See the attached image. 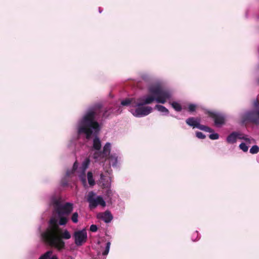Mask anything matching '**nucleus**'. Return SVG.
Here are the masks:
<instances>
[{"mask_svg": "<svg viewBox=\"0 0 259 259\" xmlns=\"http://www.w3.org/2000/svg\"><path fill=\"white\" fill-rule=\"evenodd\" d=\"M69 182V178L65 176L61 180V185L63 187H65L68 186Z\"/></svg>", "mask_w": 259, "mask_h": 259, "instance_id": "28", "label": "nucleus"}, {"mask_svg": "<svg viewBox=\"0 0 259 259\" xmlns=\"http://www.w3.org/2000/svg\"><path fill=\"white\" fill-rule=\"evenodd\" d=\"M149 92L151 95L147 96L145 99H138V103H135V106H143L152 103L154 100L157 103L164 104L170 98L169 92L163 89L159 85L152 86L149 88Z\"/></svg>", "mask_w": 259, "mask_h": 259, "instance_id": "3", "label": "nucleus"}, {"mask_svg": "<svg viewBox=\"0 0 259 259\" xmlns=\"http://www.w3.org/2000/svg\"><path fill=\"white\" fill-rule=\"evenodd\" d=\"M237 136L238 135L237 132H233L231 133L227 138L226 141L227 143L229 144L235 143L237 141Z\"/></svg>", "mask_w": 259, "mask_h": 259, "instance_id": "13", "label": "nucleus"}, {"mask_svg": "<svg viewBox=\"0 0 259 259\" xmlns=\"http://www.w3.org/2000/svg\"><path fill=\"white\" fill-rule=\"evenodd\" d=\"M50 259H58V257L56 255H53L52 257L50 256Z\"/></svg>", "mask_w": 259, "mask_h": 259, "instance_id": "37", "label": "nucleus"}, {"mask_svg": "<svg viewBox=\"0 0 259 259\" xmlns=\"http://www.w3.org/2000/svg\"><path fill=\"white\" fill-rule=\"evenodd\" d=\"M110 244H111V243L110 242H108L106 243L105 249L104 250V251L102 252V255L105 256L108 254L109 251L110 247Z\"/></svg>", "mask_w": 259, "mask_h": 259, "instance_id": "25", "label": "nucleus"}, {"mask_svg": "<svg viewBox=\"0 0 259 259\" xmlns=\"http://www.w3.org/2000/svg\"><path fill=\"white\" fill-rule=\"evenodd\" d=\"M253 107L256 111H259V100L256 99L253 101Z\"/></svg>", "mask_w": 259, "mask_h": 259, "instance_id": "31", "label": "nucleus"}, {"mask_svg": "<svg viewBox=\"0 0 259 259\" xmlns=\"http://www.w3.org/2000/svg\"><path fill=\"white\" fill-rule=\"evenodd\" d=\"M209 138L211 140H217L219 138V135L217 133L212 134L209 135Z\"/></svg>", "mask_w": 259, "mask_h": 259, "instance_id": "33", "label": "nucleus"}, {"mask_svg": "<svg viewBox=\"0 0 259 259\" xmlns=\"http://www.w3.org/2000/svg\"><path fill=\"white\" fill-rule=\"evenodd\" d=\"M98 218L103 220L105 223H109L113 219V216L109 211H106L104 213L98 214Z\"/></svg>", "mask_w": 259, "mask_h": 259, "instance_id": "11", "label": "nucleus"}, {"mask_svg": "<svg viewBox=\"0 0 259 259\" xmlns=\"http://www.w3.org/2000/svg\"><path fill=\"white\" fill-rule=\"evenodd\" d=\"M54 207L58 215H69L73 210V204L67 202L62 205L58 200L54 202Z\"/></svg>", "mask_w": 259, "mask_h": 259, "instance_id": "4", "label": "nucleus"}, {"mask_svg": "<svg viewBox=\"0 0 259 259\" xmlns=\"http://www.w3.org/2000/svg\"><path fill=\"white\" fill-rule=\"evenodd\" d=\"M87 177L88 182L90 185L91 186L95 185V182L93 179V173L91 171H89L88 172Z\"/></svg>", "mask_w": 259, "mask_h": 259, "instance_id": "18", "label": "nucleus"}, {"mask_svg": "<svg viewBox=\"0 0 259 259\" xmlns=\"http://www.w3.org/2000/svg\"><path fill=\"white\" fill-rule=\"evenodd\" d=\"M90 230L91 231H92L93 232H96L97 231L98 227H97V226L96 225H92L90 226Z\"/></svg>", "mask_w": 259, "mask_h": 259, "instance_id": "34", "label": "nucleus"}, {"mask_svg": "<svg viewBox=\"0 0 259 259\" xmlns=\"http://www.w3.org/2000/svg\"><path fill=\"white\" fill-rule=\"evenodd\" d=\"M200 119L199 118H195L194 117H191L187 118L186 120V122L188 125L192 127L193 128H197L200 130L209 133L213 132V130L210 127L201 124L200 123Z\"/></svg>", "mask_w": 259, "mask_h": 259, "instance_id": "5", "label": "nucleus"}, {"mask_svg": "<svg viewBox=\"0 0 259 259\" xmlns=\"http://www.w3.org/2000/svg\"><path fill=\"white\" fill-rule=\"evenodd\" d=\"M109 109L105 108L102 109V105L100 104L95 105L92 108L89 110L81 120L78 127V134H84L87 139L91 138L92 135H97L100 131V124L96 120V118H99L102 113L103 118H107L110 113Z\"/></svg>", "mask_w": 259, "mask_h": 259, "instance_id": "1", "label": "nucleus"}, {"mask_svg": "<svg viewBox=\"0 0 259 259\" xmlns=\"http://www.w3.org/2000/svg\"><path fill=\"white\" fill-rule=\"evenodd\" d=\"M79 179L82 182V184L85 186L87 185L86 177L85 175V172H82V174L80 175Z\"/></svg>", "mask_w": 259, "mask_h": 259, "instance_id": "27", "label": "nucleus"}, {"mask_svg": "<svg viewBox=\"0 0 259 259\" xmlns=\"http://www.w3.org/2000/svg\"><path fill=\"white\" fill-rule=\"evenodd\" d=\"M206 114H207L210 117L213 119L215 125L218 126L225 123V118L223 114L210 111H207Z\"/></svg>", "mask_w": 259, "mask_h": 259, "instance_id": "9", "label": "nucleus"}, {"mask_svg": "<svg viewBox=\"0 0 259 259\" xmlns=\"http://www.w3.org/2000/svg\"><path fill=\"white\" fill-rule=\"evenodd\" d=\"M59 218V224L60 225H65L68 222V219L63 215H58Z\"/></svg>", "mask_w": 259, "mask_h": 259, "instance_id": "21", "label": "nucleus"}, {"mask_svg": "<svg viewBox=\"0 0 259 259\" xmlns=\"http://www.w3.org/2000/svg\"><path fill=\"white\" fill-rule=\"evenodd\" d=\"M93 157L95 159H107L106 156H105L104 154H103V153L102 151H97L94 152L93 155Z\"/></svg>", "mask_w": 259, "mask_h": 259, "instance_id": "17", "label": "nucleus"}, {"mask_svg": "<svg viewBox=\"0 0 259 259\" xmlns=\"http://www.w3.org/2000/svg\"><path fill=\"white\" fill-rule=\"evenodd\" d=\"M245 119L255 124H259V111L248 112L245 115Z\"/></svg>", "mask_w": 259, "mask_h": 259, "instance_id": "10", "label": "nucleus"}, {"mask_svg": "<svg viewBox=\"0 0 259 259\" xmlns=\"http://www.w3.org/2000/svg\"><path fill=\"white\" fill-rule=\"evenodd\" d=\"M155 108H156L158 111L161 112L165 113L166 114H168L169 112L168 109L162 105H156L155 106Z\"/></svg>", "mask_w": 259, "mask_h": 259, "instance_id": "22", "label": "nucleus"}, {"mask_svg": "<svg viewBox=\"0 0 259 259\" xmlns=\"http://www.w3.org/2000/svg\"><path fill=\"white\" fill-rule=\"evenodd\" d=\"M111 144L110 143H106L103 147L102 152L105 156L107 158L110 153Z\"/></svg>", "mask_w": 259, "mask_h": 259, "instance_id": "15", "label": "nucleus"}, {"mask_svg": "<svg viewBox=\"0 0 259 259\" xmlns=\"http://www.w3.org/2000/svg\"><path fill=\"white\" fill-rule=\"evenodd\" d=\"M75 244L79 246H81L87 240V232L85 229L74 232L73 234Z\"/></svg>", "mask_w": 259, "mask_h": 259, "instance_id": "7", "label": "nucleus"}, {"mask_svg": "<svg viewBox=\"0 0 259 259\" xmlns=\"http://www.w3.org/2000/svg\"><path fill=\"white\" fill-rule=\"evenodd\" d=\"M90 159L89 158H86L84 161L82 162L81 168L82 170V172H85L86 169L88 168L89 164H90Z\"/></svg>", "mask_w": 259, "mask_h": 259, "instance_id": "19", "label": "nucleus"}, {"mask_svg": "<svg viewBox=\"0 0 259 259\" xmlns=\"http://www.w3.org/2000/svg\"><path fill=\"white\" fill-rule=\"evenodd\" d=\"M137 108L135 110H132L131 112L136 117L146 116L150 114L152 108L149 106H137Z\"/></svg>", "mask_w": 259, "mask_h": 259, "instance_id": "8", "label": "nucleus"}, {"mask_svg": "<svg viewBox=\"0 0 259 259\" xmlns=\"http://www.w3.org/2000/svg\"><path fill=\"white\" fill-rule=\"evenodd\" d=\"M53 252L52 251L49 250L47 251L45 254L42 255L39 259H50V256L52 255Z\"/></svg>", "mask_w": 259, "mask_h": 259, "instance_id": "23", "label": "nucleus"}, {"mask_svg": "<svg viewBox=\"0 0 259 259\" xmlns=\"http://www.w3.org/2000/svg\"><path fill=\"white\" fill-rule=\"evenodd\" d=\"M249 152L251 154H256L259 152V147L257 145L253 146L250 149Z\"/></svg>", "mask_w": 259, "mask_h": 259, "instance_id": "24", "label": "nucleus"}, {"mask_svg": "<svg viewBox=\"0 0 259 259\" xmlns=\"http://www.w3.org/2000/svg\"><path fill=\"white\" fill-rule=\"evenodd\" d=\"M196 135L198 138L201 139H204L206 137V136L202 132H196Z\"/></svg>", "mask_w": 259, "mask_h": 259, "instance_id": "32", "label": "nucleus"}, {"mask_svg": "<svg viewBox=\"0 0 259 259\" xmlns=\"http://www.w3.org/2000/svg\"><path fill=\"white\" fill-rule=\"evenodd\" d=\"M258 69H259V65H258Z\"/></svg>", "mask_w": 259, "mask_h": 259, "instance_id": "40", "label": "nucleus"}, {"mask_svg": "<svg viewBox=\"0 0 259 259\" xmlns=\"http://www.w3.org/2000/svg\"><path fill=\"white\" fill-rule=\"evenodd\" d=\"M78 213L77 212H75L73 213V214L71 216V220L72 221V222H73L74 223H77L78 222Z\"/></svg>", "mask_w": 259, "mask_h": 259, "instance_id": "26", "label": "nucleus"}, {"mask_svg": "<svg viewBox=\"0 0 259 259\" xmlns=\"http://www.w3.org/2000/svg\"><path fill=\"white\" fill-rule=\"evenodd\" d=\"M196 109V105L193 104H190L188 105V110L189 112H194Z\"/></svg>", "mask_w": 259, "mask_h": 259, "instance_id": "30", "label": "nucleus"}, {"mask_svg": "<svg viewBox=\"0 0 259 259\" xmlns=\"http://www.w3.org/2000/svg\"><path fill=\"white\" fill-rule=\"evenodd\" d=\"M237 134L238 135V136H237V139L244 140V139L246 137V136H244L243 134L239 132H237Z\"/></svg>", "mask_w": 259, "mask_h": 259, "instance_id": "35", "label": "nucleus"}, {"mask_svg": "<svg viewBox=\"0 0 259 259\" xmlns=\"http://www.w3.org/2000/svg\"><path fill=\"white\" fill-rule=\"evenodd\" d=\"M44 241L51 247H55L58 250L65 248L64 239H69L71 235L69 231L62 230L57 224L56 220L52 219L50 221V226L45 232L42 234Z\"/></svg>", "mask_w": 259, "mask_h": 259, "instance_id": "2", "label": "nucleus"}, {"mask_svg": "<svg viewBox=\"0 0 259 259\" xmlns=\"http://www.w3.org/2000/svg\"><path fill=\"white\" fill-rule=\"evenodd\" d=\"M100 179L101 180H104V176L103 173L100 174Z\"/></svg>", "mask_w": 259, "mask_h": 259, "instance_id": "38", "label": "nucleus"}, {"mask_svg": "<svg viewBox=\"0 0 259 259\" xmlns=\"http://www.w3.org/2000/svg\"><path fill=\"white\" fill-rule=\"evenodd\" d=\"M99 133H98L97 135H94L92 134V136H95V138L93 140V148L99 151L101 149V143L99 139V138L97 137V135Z\"/></svg>", "mask_w": 259, "mask_h": 259, "instance_id": "12", "label": "nucleus"}, {"mask_svg": "<svg viewBox=\"0 0 259 259\" xmlns=\"http://www.w3.org/2000/svg\"><path fill=\"white\" fill-rule=\"evenodd\" d=\"M77 167H78V163L76 161L73 164L72 169L67 170L65 176L68 178L71 177L72 175H73L74 174V172L76 171Z\"/></svg>", "mask_w": 259, "mask_h": 259, "instance_id": "16", "label": "nucleus"}, {"mask_svg": "<svg viewBox=\"0 0 259 259\" xmlns=\"http://www.w3.org/2000/svg\"><path fill=\"white\" fill-rule=\"evenodd\" d=\"M135 103H138V100L136 101L134 98L131 99H126L125 100H122L121 102V104L123 106H128L131 105L132 107H136L137 106L135 105Z\"/></svg>", "mask_w": 259, "mask_h": 259, "instance_id": "14", "label": "nucleus"}, {"mask_svg": "<svg viewBox=\"0 0 259 259\" xmlns=\"http://www.w3.org/2000/svg\"><path fill=\"white\" fill-rule=\"evenodd\" d=\"M239 147L244 152H247L248 150V147L244 143H241L239 145Z\"/></svg>", "mask_w": 259, "mask_h": 259, "instance_id": "29", "label": "nucleus"}, {"mask_svg": "<svg viewBox=\"0 0 259 259\" xmlns=\"http://www.w3.org/2000/svg\"><path fill=\"white\" fill-rule=\"evenodd\" d=\"M95 194L91 191L89 192L87 200L89 203V207L91 209L95 208L98 205L104 207L106 205V203L101 196H97L95 197Z\"/></svg>", "mask_w": 259, "mask_h": 259, "instance_id": "6", "label": "nucleus"}, {"mask_svg": "<svg viewBox=\"0 0 259 259\" xmlns=\"http://www.w3.org/2000/svg\"><path fill=\"white\" fill-rule=\"evenodd\" d=\"M103 259H105V258L104 257L103 258Z\"/></svg>", "mask_w": 259, "mask_h": 259, "instance_id": "39", "label": "nucleus"}, {"mask_svg": "<svg viewBox=\"0 0 259 259\" xmlns=\"http://www.w3.org/2000/svg\"><path fill=\"white\" fill-rule=\"evenodd\" d=\"M171 105L172 108L177 111H181L182 110V106L180 104L176 102H173L171 103Z\"/></svg>", "mask_w": 259, "mask_h": 259, "instance_id": "20", "label": "nucleus"}, {"mask_svg": "<svg viewBox=\"0 0 259 259\" xmlns=\"http://www.w3.org/2000/svg\"><path fill=\"white\" fill-rule=\"evenodd\" d=\"M252 140H253L250 139V138H248L247 137H246V138L244 139V141L248 144H251Z\"/></svg>", "mask_w": 259, "mask_h": 259, "instance_id": "36", "label": "nucleus"}]
</instances>
